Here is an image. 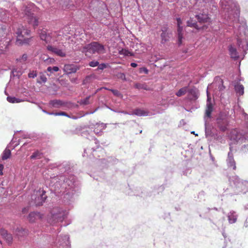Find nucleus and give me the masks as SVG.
I'll use <instances>...</instances> for the list:
<instances>
[{"instance_id": "nucleus-53", "label": "nucleus", "mask_w": 248, "mask_h": 248, "mask_svg": "<svg viewBox=\"0 0 248 248\" xmlns=\"http://www.w3.org/2000/svg\"><path fill=\"white\" fill-rule=\"evenodd\" d=\"M74 5L72 3V4H71V3H69L67 5V8H66V9H70V10H73L74 9Z\"/></svg>"}, {"instance_id": "nucleus-61", "label": "nucleus", "mask_w": 248, "mask_h": 248, "mask_svg": "<svg viewBox=\"0 0 248 248\" xmlns=\"http://www.w3.org/2000/svg\"><path fill=\"white\" fill-rule=\"evenodd\" d=\"M107 108H109V109H110L111 110H112V111H114V112H115L119 113V111H118V110H117L113 109L111 108H109V107H107Z\"/></svg>"}, {"instance_id": "nucleus-8", "label": "nucleus", "mask_w": 248, "mask_h": 248, "mask_svg": "<svg viewBox=\"0 0 248 248\" xmlns=\"http://www.w3.org/2000/svg\"><path fill=\"white\" fill-rule=\"evenodd\" d=\"M104 50L105 48L103 45L98 42H93L84 46L81 51L86 54L88 52L91 54H101L104 53Z\"/></svg>"}, {"instance_id": "nucleus-21", "label": "nucleus", "mask_w": 248, "mask_h": 248, "mask_svg": "<svg viewBox=\"0 0 248 248\" xmlns=\"http://www.w3.org/2000/svg\"><path fill=\"white\" fill-rule=\"evenodd\" d=\"M177 32H178V44L180 45L182 43L183 39V35L182 33L183 27L181 26L182 24V20L180 18H177Z\"/></svg>"}, {"instance_id": "nucleus-60", "label": "nucleus", "mask_w": 248, "mask_h": 248, "mask_svg": "<svg viewBox=\"0 0 248 248\" xmlns=\"http://www.w3.org/2000/svg\"><path fill=\"white\" fill-rule=\"evenodd\" d=\"M10 41V40L9 39L8 41H6V42H5V44H4V46H5L4 48H7V46H8V44H9V43Z\"/></svg>"}, {"instance_id": "nucleus-45", "label": "nucleus", "mask_w": 248, "mask_h": 248, "mask_svg": "<svg viewBox=\"0 0 248 248\" xmlns=\"http://www.w3.org/2000/svg\"><path fill=\"white\" fill-rule=\"evenodd\" d=\"M89 65L91 67H94L99 65V62L97 61H92L89 62Z\"/></svg>"}, {"instance_id": "nucleus-40", "label": "nucleus", "mask_w": 248, "mask_h": 248, "mask_svg": "<svg viewBox=\"0 0 248 248\" xmlns=\"http://www.w3.org/2000/svg\"><path fill=\"white\" fill-rule=\"evenodd\" d=\"M187 26L192 27H194L195 28H198L197 23L193 21L191 19L187 21Z\"/></svg>"}, {"instance_id": "nucleus-56", "label": "nucleus", "mask_w": 248, "mask_h": 248, "mask_svg": "<svg viewBox=\"0 0 248 248\" xmlns=\"http://www.w3.org/2000/svg\"><path fill=\"white\" fill-rule=\"evenodd\" d=\"M52 68V71L53 72H57L59 71V68L57 66H54Z\"/></svg>"}, {"instance_id": "nucleus-2", "label": "nucleus", "mask_w": 248, "mask_h": 248, "mask_svg": "<svg viewBox=\"0 0 248 248\" xmlns=\"http://www.w3.org/2000/svg\"><path fill=\"white\" fill-rule=\"evenodd\" d=\"M232 29L237 36L238 50L234 45H231L228 47L229 55L234 60L243 59L248 48V29L246 21H242L240 24L237 23L236 27Z\"/></svg>"}, {"instance_id": "nucleus-48", "label": "nucleus", "mask_w": 248, "mask_h": 248, "mask_svg": "<svg viewBox=\"0 0 248 248\" xmlns=\"http://www.w3.org/2000/svg\"><path fill=\"white\" fill-rule=\"evenodd\" d=\"M55 116H65L70 117V116L64 112H56Z\"/></svg>"}, {"instance_id": "nucleus-16", "label": "nucleus", "mask_w": 248, "mask_h": 248, "mask_svg": "<svg viewBox=\"0 0 248 248\" xmlns=\"http://www.w3.org/2000/svg\"><path fill=\"white\" fill-rule=\"evenodd\" d=\"M228 167L232 168L233 170L236 169V164L233 158V155L232 153V147H230V152L228 154V157L226 160Z\"/></svg>"}, {"instance_id": "nucleus-52", "label": "nucleus", "mask_w": 248, "mask_h": 248, "mask_svg": "<svg viewBox=\"0 0 248 248\" xmlns=\"http://www.w3.org/2000/svg\"><path fill=\"white\" fill-rule=\"evenodd\" d=\"M122 53H121V54H123L124 55L128 56V55H132V54L129 52L128 51L126 50H122Z\"/></svg>"}, {"instance_id": "nucleus-49", "label": "nucleus", "mask_w": 248, "mask_h": 248, "mask_svg": "<svg viewBox=\"0 0 248 248\" xmlns=\"http://www.w3.org/2000/svg\"><path fill=\"white\" fill-rule=\"evenodd\" d=\"M16 142V141L14 140V138L10 142V145L13 146V148H15L16 146H17L19 144V142H17L14 145V144Z\"/></svg>"}, {"instance_id": "nucleus-25", "label": "nucleus", "mask_w": 248, "mask_h": 248, "mask_svg": "<svg viewBox=\"0 0 248 248\" xmlns=\"http://www.w3.org/2000/svg\"><path fill=\"white\" fill-rule=\"evenodd\" d=\"M42 217V216L39 212H31L29 216V220L31 222H35L36 220L40 219Z\"/></svg>"}, {"instance_id": "nucleus-51", "label": "nucleus", "mask_w": 248, "mask_h": 248, "mask_svg": "<svg viewBox=\"0 0 248 248\" xmlns=\"http://www.w3.org/2000/svg\"><path fill=\"white\" fill-rule=\"evenodd\" d=\"M107 67V65L105 63H101L100 64H99L98 65V68L100 70H103L104 69L106 68Z\"/></svg>"}, {"instance_id": "nucleus-33", "label": "nucleus", "mask_w": 248, "mask_h": 248, "mask_svg": "<svg viewBox=\"0 0 248 248\" xmlns=\"http://www.w3.org/2000/svg\"><path fill=\"white\" fill-rule=\"evenodd\" d=\"M42 154L38 151L34 152L32 155L31 156V159H38L41 158L42 157Z\"/></svg>"}, {"instance_id": "nucleus-58", "label": "nucleus", "mask_w": 248, "mask_h": 248, "mask_svg": "<svg viewBox=\"0 0 248 248\" xmlns=\"http://www.w3.org/2000/svg\"><path fill=\"white\" fill-rule=\"evenodd\" d=\"M130 65L133 67H136L137 66V64L135 62H132L130 63Z\"/></svg>"}, {"instance_id": "nucleus-22", "label": "nucleus", "mask_w": 248, "mask_h": 248, "mask_svg": "<svg viewBox=\"0 0 248 248\" xmlns=\"http://www.w3.org/2000/svg\"><path fill=\"white\" fill-rule=\"evenodd\" d=\"M217 126L221 131H225L227 129L228 122L226 119L218 118L217 119Z\"/></svg>"}, {"instance_id": "nucleus-47", "label": "nucleus", "mask_w": 248, "mask_h": 248, "mask_svg": "<svg viewBox=\"0 0 248 248\" xmlns=\"http://www.w3.org/2000/svg\"><path fill=\"white\" fill-rule=\"evenodd\" d=\"M139 72L140 73H144L147 74L148 73V70L145 67H141L140 68Z\"/></svg>"}, {"instance_id": "nucleus-43", "label": "nucleus", "mask_w": 248, "mask_h": 248, "mask_svg": "<svg viewBox=\"0 0 248 248\" xmlns=\"http://www.w3.org/2000/svg\"><path fill=\"white\" fill-rule=\"evenodd\" d=\"M37 76L36 71H32L29 72L28 74V77L30 78H34Z\"/></svg>"}, {"instance_id": "nucleus-59", "label": "nucleus", "mask_w": 248, "mask_h": 248, "mask_svg": "<svg viewBox=\"0 0 248 248\" xmlns=\"http://www.w3.org/2000/svg\"><path fill=\"white\" fill-rule=\"evenodd\" d=\"M47 71L48 72H50V73H52V72H53V71H52V67H50V66L47 67Z\"/></svg>"}, {"instance_id": "nucleus-64", "label": "nucleus", "mask_w": 248, "mask_h": 248, "mask_svg": "<svg viewBox=\"0 0 248 248\" xmlns=\"http://www.w3.org/2000/svg\"><path fill=\"white\" fill-rule=\"evenodd\" d=\"M3 51V46H0V54H1Z\"/></svg>"}, {"instance_id": "nucleus-54", "label": "nucleus", "mask_w": 248, "mask_h": 248, "mask_svg": "<svg viewBox=\"0 0 248 248\" xmlns=\"http://www.w3.org/2000/svg\"><path fill=\"white\" fill-rule=\"evenodd\" d=\"M4 168V166L2 164H0V175H3V170Z\"/></svg>"}, {"instance_id": "nucleus-41", "label": "nucleus", "mask_w": 248, "mask_h": 248, "mask_svg": "<svg viewBox=\"0 0 248 248\" xmlns=\"http://www.w3.org/2000/svg\"><path fill=\"white\" fill-rule=\"evenodd\" d=\"M46 81L47 78L46 77L45 75H42L39 77V79L38 80V82L39 83H41L42 82L45 83L46 82Z\"/></svg>"}, {"instance_id": "nucleus-36", "label": "nucleus", "mask_w": 248, "mask_h": 248, "mask_svg": "<svg viewBox=\"0 0 248 248\" xmlns=\"http://www.w3.org/2000/svg\"><path fill=\"white\" fill-rule=\"evenodd\" d=\"M188 91V87H184L182 88H181L176 93V95L178 96H181L184 94H185L186 93H187Z\"/></svg>"}, {"instance_id": "nucleus-24", "label": "nucleus", "mask_w": 248, "mask_h": 248, "mask_svg": "<svg viewBox=\"0 0 248 248\" xmlns=\"http://www.w3.org/2000/svg\"><path fill=\"white\" fill-rule=\"evenodd\" d=\"M0 234L8 244H11L13 241V237L11 234L8 233L7 231L1 229L0 230Z\"/></svg>"}, {"instance_id": "nucleus-13", "label": "nucleus", "mask_w": 248, "mask_h": 248, "mask_svg": "<svg viewBox=\"0 0 248 248\" xmlns=\"http://www.w3.org/2000/svg\"><path fill=\"white\" fill-rule=\"evenodd\" d=\"M69 237L65 234L63 236L60 235L54 242L57 248H70Z\"/></svg>"}, {"instance_id": "nucleus-35", "label": "nucleus", "mask_w": 248, "mask_h": 248, "mask_svg": "<svg viewBox=\"0 0 248 248\" xmlns=\"http://www.w3.org/2000/svg\"><path fill=\"white\" fill-rule=\"evenodd\" d=\"M134 87L137 89H144L145 90H149V88L145 84H141L139 83H135Z\"/></svg>"}, {"instance_id": "nucleus-7", "label": "nucleus", "mask_w": 248, "mask_h": 248, "mask_svg": "<svg viewBox=\"0 0 248 248\" xmlns=\"http://www.w3.org/2000/svg\"><path fill=\"white\" fill-rule=\"evenodd\" d=\"M207 101L206 104V108L205 110V113L204 116V125H205V132L206 137L209 136L211 135V131L210 126L209 124V119L211 118V113L213 111V106L210 101V98L208 96V92L207 91Z\"/></svg>"}, {"instance_id": "nucleus-5", "label": "nucleus", "mask_w": 248, "mask_h": 248, "mask_svg": "<svg viewBox=\"0 0 248 248\" xmlns=\"http://www.w3.org/2000/svg\"><path fill=\"white\" fill-rule=\"evenodd\" d=\"M209 2L198 0L193 6L192 12L200 23H206L209 21L208 6Z\"/></svg>"}, {"instance_id": "nucleus-62", "label": "nucleus", "mask_w": 248, "mask_h": 248, "mask_svg": "<svg viewBox=\"0 0 248 248\" xmlns=\"http://www.w3.org/2000/svg\"><path fill=\"white\" fill-rule=\"evenodd\" d=\"M4 31H3V28L2 27L1 29L0 30V37H1V34L2 35V36H3L4 35L2 34V32Z\"/></svg>"}, {"instance_id": "nucleus-11", "label": "nucleus", "mask_w": 248, "mask_h": 248, "mask_svg": "<svg viewBox=\"0 0 248 248\" xmlns=\"http://www.w3.org/2000/svg\"><path fill=\"white\" fill-rule=\"evenodd\" d=\"M47 198L46 191L43 189L35 191L34 194L31 196V199L34 201V203L36 206L42 205Z\"/></svg>"}, {"instance_id": "nucleus-42", "label": "nucleus", "mask_w": 248, "mask_h": 248, "mask_svg": "<svg viewBox=\"0 0 248 248\" xmlns=\"http://www.w3.org/2000/svg\"><path fill=\"white\" fill-rule=\"evenodd\" d=\"M117 78L119 79H121L124 81H126V78H125V74L123 73H119L117 74Z\"/></svg>"}, {"instance_id": "nucleus-6", "label": "nucleus", "mask_w": 248, "mask_h": 248, "mask_svg": "<svg viewBox=\"0 0 248 248\" xmlns=\"http://www.w3.org/2000/svg\"><path fill=\"white\" fill-rule=\"evenodd\" d=\"M67 212L59 207L54 208L48 215L47 221L51 225H55L57 223L62 222L66 217Z\"/></svg>"}, {"instance_id": "nucleus-26", "label": "nucleus", "mask_w": 248, "mask_h": 248, "mask_svg": "<svg viewBox=\"0 0 248 248\" xmlns=\"http://www.w3.org/2000/svg\"><path fill=\"white\" fill-rule=\"evenodd\" d=\"M148 113L147 111L140 108H137L134 110L130 114L136 115L138 116H146L148 115Z\"/></svg>"}, {"instance_id": "nucleus-38", "label": "nucleus", "mask_w": 248, "mask_h": 248, "mask_svg": "<svg viewBox=\"0 0 248 248\" xmlns=\"http://www.w3.org/2000/svg\"><path fill=\"white\" fill-rule=\"evenodd\" d=\"M90 97H91V95H89V96H87V97H86L85 98L80 100L78 102V103L81 105H87L90 104V102L89 100H90Z\"/></svg>"}, {"instance_id": "nucleus-1", "label": "nucleus", "mask_w": 248, "mask_h": 248, "mask_svg": "<svg viewBox=\"0 0 248 248\" xmlns=\"http://www.w3.org/2000/svg\"><path fill=\"white\" fill-rule=\"evenodd\" d=\"M48 167V170L56 169L59 173L55 176L48 170L51 191L58 196L63 195L62 201L65 204H71L74 200V194L76 191V184L75 176L69 174L70 163L64 161L62 164H51Z\"/></svg>"}, {"instance_id": "nucleus-46", "label": "nucleus", "mask_w": 248, "mask_h": 248, "mask_svg": "<svg viewBox=\"0 0 248 248\" xmlns=\"http://www.w3.org/2000/svg\"><path fill=\"white\" fill-rule=\"evenodd\" d=\"M110 91L113 93L114 95L117 96H120L122 95L119 91L117 90L110 89Z\"/></svg>"}, {"instance_id": "nucleus-14", "label": "nucleus", "mask_w": 248, "mask_h": 248, "mask_svg": "<svg viewBox=\"0 0 248 248\" xmlns=\"http://www.w3.org/2000/svg\"><path fill=\"white\" fill-rule=\"evenodd\" d=\"M12 13L10 14L6 10L1 9V11L0 12V17L2 22H6L8 21L10 16H15L17 15L18 12L16 8H12Z\"/></svg>"}, {"instance_id": "nucleus-23", "label": "nucleus", "mask_w": 248, "mask_h": 248, "mask_svg": "<svg viewBox=\"0 0 248 248\" xmlns=\"http://www.w3.org/2000/svg\"><path fill=\"white\" fill-rule=\"evenodd\" d=\"M213 86L217 87L219 91H222L225 89V86L223 85V80L219 77H216L214 82L213 83Z\"/></svg>"}, {"instance_id": "nucleus-27", "label": "nucleus", "mask_w": 248, "mask_h": 248, "mask_svg": "<svg viewBox=\"0 0 248 248\" xmlns=\"http://www.w3.org/2000/svg\"><path fill=\"white\" fill-rule=\"evenodd\" d=\"M228 218L230 223H234L237 220V215L235 212L231 211L228 215Z\"/></svg>"}, {"instance_id": "nucleus-34", "label": "nucleus", "mask_w": 248, "mask_h": 248, "mask_svg": "<svg viewBox=\"0 0 248 248\" xmlns=\"http://www.w3.org/2000/svg\"><path fill=\"white\" fill-rule=\"evenodd\" d=\"M11 155V151L9 149H6L3 152L1 156L2 160H6L9 158Z\"/></svg>"}, {"instance_id": "nucleus-4", "label": "nucleus", "mask_w": 248, "mask_h": 248, "mask_svg": "<svg viewBox=\"0 0 248 248\" xmlns=\"http://www.w3.org/2000/svg\"><path fill=\"white\" fill-rule=\"evenodd\" d=\"M37 10V8L34 4L30 3L23 6L22 12L19 14V16L20 18H24L30 25L35 28L39 25V18L35 14Z\"/></svg>"}, {"instance_id": "nucleus-29", "label": "nucleus", "mask_w": 248, "mask_h": 248, "mask_svg": "<svg viewBox=\"0 0 248 248\" xmlns=\"http://www.w3.org/2000/svg\"><path fill=\"white\" fill-rule=\"evenodd\" d=\"M234 89L236 93L239 95H242L244 93V87L243 85L237 84L235 85Z\"/></svg>"}, {"instance_id": "nucleus-37", "label": "nucleus", "mask_w": 248, "mask_h": 248, "mask_svg": "<svg viewBox=\"0 0 248 248\" xmlns=\"http://www.w3.org/2000/svg\"><path fill=\"white\" fill-rule=\"evenodd\" d=\"M46 57L45 55H43L41 56V59L43 60L47 64H52L54 63L55 60L53 58L48 57L46 59H45Z\"/></svg>"}, {"instance_id": "nucleus-63", "label": "nucleus", "mask_w": 248, "mask_h": 248, "mask_svg": "<svg viewBox=\"0 0 248 248\" xmlns=\"http://www.w3.org/2000/svg\"><path fill=\"white\" fill-rule=\"evenodd\" d=\"M119 113H124V114H129L130 115V113H129L126 111H119Z\"/></svg>"}, {"instance_id": "nucleus-3", "label": "nucleus", "mask_w": 248, "mask_h": 248, "mask_svg": "<svg viewBox=\"0 0 248 248\" xmlns=\"http://www.w3.org/2000/svg\"><path fill=\"white\" fill-rule=\"evenodd\" d=\"M220 4L224 10L225 18L230 27L235 28L236 24H240L242 21L239 20L240 9L235 0H220Z\"/></svg>"}, {"instance_id": "nucleus-18", "label": "nucleus", "mask_w": 248, "mask_h": 248, "mask_svg": "<svg viewBox=\"0 0 248 248\" xmlns=\"http://www.w3.org/2000/svg\"><path fill=\"white\" fill-rule=\"evenodd\" d=\"M187 93H188L187 97L190 100H195L198 98V90L195 87H193L190 89L188 88Z\"/></svg>"}, {"instance_id": "nucleus-10", "label": "nucleus", "mask_w": 248, "mask_h": 248, "mask_svg": "<svg viewBox=\"0 0 248 248\" xmlns=\"http://www.w3.org/2000/svg\"><path fill=\"white\" fill-rule=\"evenodd\" d=\"M229 137L230 140L233 143L241 144L246 142V140L248 141V134L244 136L236 129L231 131Z\"/></svg>"}, {"instance_id": "nucleus-19", "label": "nucleus", "mask_w": 248, "mask_h": 248, "mask_svg": "<svg viewBox=\"0 0 248 248\" xmlns=\"http://www.w3.org/2000/svg\"><path fill=\"white\" fill-rule=\"evenodd\" d=\"M78 69V67L70 64H65L63 67V71L66 74L75 73Z\"/></svg>"}, {"instance_id": "nucleus-32", "label": "nucleus", "mask_w": 248, "mask_h": 248, "mask_svg": "<svg viewBox=\"0 0 248 248\" xmlns=\"http://www.w3.org/2000/svg\"><path fill=\"white\" fill-rule=\"evenodd\" d=\"M50 105L54 108H59L63 105V102L60 100H53L50 101Z\"/></svg>"}, {"instance_id": "nucleus-55", "label": "nucleus", "mask_w": 248, "mask_h": 248, "mask_svg": "<svg viewBox=\"0 0 248 248\" xmlns=\"http://www.w3.org/2000/svg\"><path fill=\"white\" fill-rule=\"evenodd\" d=\"M77 78H70V81L71 82L73 83H77Z\"/></svg>"}, {"instance_id": "nucleus-39", "label": "nucleus", "mask_w": 248, "mask_h": 248, "mask_svg": "<svg viewBox=\"0 0 248 248\" xmlns=\"http://www.w3.org/2000/svg\"><path fill=\"white\" fill-rule=\"evenodd\" d=\"M12 74L14 77H17L18 78L22 74V72L20 70L17 69H14L12 71Z\"/></svg>"}, {"instance_id": "nucleus-50", "label": "nucleus", "mask_w": 248, "mask_h": 248, "mask_svg": "<svg viewBox=\"0 0 248 248\" xmlns=\"http://www.w3.org/2000/svg\"><path fill=\"white\" fill-rule=\"evenodd\" d=\"M88 134H89V133H88V131L87 130H83L81 132L82 136H83L84 137H85L86 138H88Z\"/></svg>"}, {"instance_id": "nucleus-20", "label": "nucleus", "mask_w": 248, "mask_h": 248, "mask_svg": "<svg viewBox=\"0 0 248 248\" xmlns=\"http://www.w3.org/2000/svg\"><path fill=\"white\" fill-rule=\"evenodd\" d=\"M47 49L48 50L55 53L57 55L60 57H64L65 56V52L62 49H60L58 47L53 46H47Z\"/></svg>"}, {"instance_id": "nucleus-15", "label": "nucleus", "mask_w": 248, "mask_h": 248, "mask_svg": "<svg viewBox=\"0 0 248 248\" xmlns=\"http://www.w3.org/2000/svg\"><path fill=\"white\" fill-rule=\"evenodd\" d=\"M91 129H93V132L96 135H101L103 130L106 128V124L102 123H96L90 125Z\"/></svg>"}, {"instance_id": "nucleus-9", "label": "nucleus", "mask_w": 248, "mask_h": 248, "mask_svg": "<svg viewBox=\"0 0 248 248\" xmlns=\"http://www.w3.org/2000/svg\"><path fill=\"white\" fill-rule=\"evenodd\" d=\"M31 31L28 29L24 28L23 26L19 27L16 31V43L18 45L28 44L30 41L29 38H24V35H29Z\"/></svg>"}, {"instance_id": "nucleus-17", "label": "nucleus", "mask_w": 248, "mask_h": 248, "mask_svg": "<svg viewBox=\"0 0 248 248\" xmlns=\"http://www.w3.org/2000/svg\"><path fill=\"white\" fill-rule=\"evenodd\" d=\"M40 37L41 40L46 43H48L51 40L52 36L50 33L46 30H41L39 32Z\"/></svg>"}, {"instance_id": "nucleus-12", "label": "nucleus", "mask_w": 248, "mask_h": 248, "mask_svg": "<svg viewBox=\"0 0 248 248\" xmlns=\"http://www.w3.org/2000/svg\"><path fill=\"white\" fill-rule=\"evenodd\" d=\"M230 181L231 183H233L240 191H244V193H245L248 188V181L241 180L238 176H232L230 179Z\"/></svg>"}, {"instance_id": "nucleus-31", "label": "nucleus", "mask_w": 248, "mask_h": 248, "mask_svg": "<svg viewBox=\"0 0 248 248\" xmlns=\"http://www.w3.org/2000/svg\"><path fill=\"white\" fill-rule=\"evenodd\" d=\"M16 235L19 237L24 236L28 234V231L22 228H17L16 231Z\"/></svg>"}, {"instance_id": "nucleus-44", "label": "nucleus", "mask_w": 248, "mask_h": 248, "mask_svg": "<svg viewBox=\"0 0 248 248\" xmlns=\"http://www.w3.org/2000/svg\"><path fill=\"white\" fill-rule=\"evenodd\" d=\"M28 58V56L26 54H24L20 59H17L18 61L20 62H25L26 61Z\"/></svg>"}, {"instance_id": "nucleus-28", "label": "nucleus", "mask_w": 248, "mask_h": 248, "mask_svg": "<svg viewBox=\"0 0 248 248\" xmlns=\"http://www.w3.org/2000/svg\"><path fill=\"white\" fill-rule=\"evenodd\" d=\"M162 33L161 34V42L162 43H165L169 40V33L167 32L166 28H163L162 29Z\"/></svg>"}, {"instance_id": "nucleus-30", "label": "nucleus", "mask_w": 248, "mask_h": 248, "mask_svg": "<svg viewBox=\"0 0 248 248\" xmlns=\"http://www.w3.org/2000/svg\"><path fill=\"white\" fill-rule=\"evenodd\" d=\"M7 100L11 103H18L21 102H23L25 100L15 97L14 96H9L7 97Z\"/></svg>"}, {"instance_id": "nucleus-57", "label": "nucleus", "mask_w": 248, "mask_h": 248, "mask_svg": "<svg viewBox=\"0 0 248 248\" xmlns=\"http://www.w3.org/2000/svg\"><path fill=\"white\" fill-rule=\"evenodd\" d=\"M75 2L77 5H78V6H80V1H82V0H74Z\"/></svg>"}]
</instances>
